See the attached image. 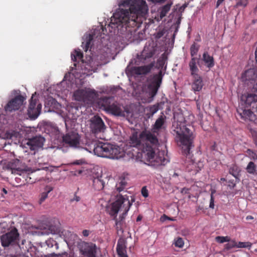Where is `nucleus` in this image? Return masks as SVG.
Returning a JSON list of instances; mask_svg holds the SVG:
<instances>
[{"instance_id":"bf43d9fd","label":"nucleus","mask_w":257,"mask_h":257,"mask_svg":"<svg viewBox=\"0 0 257 257\" xmlns=\"http://www.w3.org/2000/svg\"><path fill=\"white\" fill-rule=\"evenodd\" d=\"M253 217L251 216H248L246 217V219H252Z\"/></svg>"},{"instance_id":"393cba45","label":"nucleus","mask_w":257,"mask_h":257,"mask_svg":"<svg viewBox=\"0 0 257 257\" xmlns=\"http://www.w3.org/2000/svg\"><path fill=\"white\" fill-rule=\"evenodd\" d=\"M53 190V188L49 186H47L45 188L44 192H42L40 195L39 200V203L41 204L47 198L48 194Z\"/></svg>"},{"instance_id":"0eeeda50","label":"nucleus","mask_w":257,"mask_h":257,"mask_svg":"<svg viewBox=\"0 0 257 257\" xmlns=\"http://www.w3.org/2000/svg\"><path fill=\"white\" fill-rule=\"evenodd\" d=\"M8 168L10 169L12 173L22 175L30 174V173H33L37 170H47L48 167L46 166L39 168L36 169H32L31 168L26 166L23 162H9Z\"/></svg>"},{"instance_id":"de8ad7c7","label":"nucleus","mask_w":257,"mask_h":257,"mask_svg":"<svg viewBox=\"0 0 257 257\" xmlns=\"http://www.w3.org/2000/svg\"><path fill=\"white\" fill-rule=\"evenodd\" d=\"M89 233H90L89 230H86V229L83 230L82 231L83 235L84 236H86V237L88 236L89 235Z\"/></svg>"},{"instance_id":"58836bf2","label":"nucleus","mask_w":257,"mask_h":257,"mask_svg":"<svg viewBox=\"0 0 257 257\" xmlns=\"http://www.w3.org/2000/svg\"><path fill=\"white\" fill-rule=\"evenodd\" d=\"M238 247H248L251 246V243L248 242H239L237 245Z\"/></svg>"},{"instance_id":"5fc2aeb1","label":"nucleus","mask_w":257,"mask_h":257,"mask_svg":"<svg viewBox=\"0 0 257 257\" xmlns=\"http://www.w3.org/2000/svg\"><path fill=\"white\" fill-rule=\"evenodd\" d=\"M187 191H188V189H185V188H184L182 189V190L181 191V193H187Z\"/></svg>"},{"instance_id":"f257e3e1","label":"nucleus","mask_w":257,"mask_h":257,"mask_svg":"<svg viewBox=\"0 0 257 257\" xmlns=\"http://www.w3.org/2000/svg\"><path fill=\"white\" fill-rule=\"evenodd\" d=\"M242 81L249 89L242 95L241 100L249 109H237V112L244 120H248L257 124V69H249L241 75Z\"/></svg>"},{"instance_id":"603ef678","label":"nucleus","mask_w":257,"mask_h":257,"mask_svg":"<svg viewBox=\"0 0 257 257\" xmlns=\"http://www.w3.org/2000/svg\"><path fill=\"white\" fill-rule=\"evenodd\" d=\"M224 0H217L216 3V8H218L219 6L224 1Z\"/></svg>"},{"instance_id":"052dcab7","label":"nucleus","mask_w":257,"mask_h":257,"mask_svg":"<svg viewBox=\"0 0 257 257\" xmlns=\"http://www.w3.org/2000/svg\"><path fill=\"white\" fill-rule=\"evenodd\" d=\"M142 219V217L140 216H138L137 218V221H139Z\"/></svg>"},{"instance_id":"e2e57ef3","label":"nucleus","mask_w":257,"mask_h":257,"mask_svg":"<svg viewBox=\"0 0 257 257\" xmlns=\"http://www.w3.org/2000/svg\"><path fill=\"white\" fill-rule=\"evenodd\" d=\"M183 10H184V9H183V7H182H182H181L179 8V11H180V12H182V11H183Z\"/></svg>"},{"instance_id":"49530a36","label":"nucleus","mask_w":257,"mask_h":257,"mask_svg":"<svg viewBox=\"0 0 257 257\" xmlns=\"http://www.w3.org/2000/svg\"><path fill=\"white\" fill-rule=\"evenodd\" d=\"M235 186V183L233 181H229L228 182V186L230 187V188L232 189Z\"/></svg>"},{"instance_id":"a19ab883","label":"nucleus","mask_w":257,"mask_h":257,"mask_svg":"<svg viewBox=\"0 0 257 257\" xmlns=\"http://www.w3.org/2000/svg\"><path fill=\"white\" fill-rule=\"evenodd\" d=\"M251 135L253 138V141L254 144L257 146V131H251Z\"/></svg>"},{"instance_id":"dca6fc26","label":"nucleus","mask_w":257,"mask_h":257,"mask_svg":"<svg viewBox=\"0 0 257 257\" xmlns=\"http://www.w3.org/2000/svg\"><path fill=\"white\" fill-rule=\"evenodd\" d=\"M45 141L44 138L41 136H36L28 140L27 145L31 150H36L38 148H42Z\"/></svg>"},{"instance_id":"f8f14e48","label":"nucleus","mask_w":257,"mask_h":257,"mask_svg":"<svg viewBox=\"0 0 257 257\" xmlns=\"http://www.w3.org/2000/svg\"><path fill=\"white\" fill-rule=\"evenodd\" d=\"M90 127L91 132L95 135L104 132L106 126L102 118L97 115H95L90 120Z\"/></svg>"},{"instance_id":"79ce46f5","label":"nucleus","mask_w":257,"mask_h":257,"mask_svg":"<svg viewBox=\"0 0 257 257\" xmlns=\"http://www.w3.org/2000/svg\"><path fill=\"white\" fill-rule=\"evenodd\" d=\"M142 194L145 197H147L149 195L148 190L146 187H143L142 189Z\"/></svg>"},{"instance_id":"bb28decb","label":"nucleus","mask_w":257,"mask_h":257,"mask_svg":"<svg viewBox=\"0 0 257 257\" xmlns=\"http://www.w3.org/2000/svg\"><path fill=\"white\" fill-rule=\"evenodd\" d=\"M93 40V36L91 34H89L86 37L85 42L82 43V45H84L83 49L85 52H87L89 48H91L92 42Z\"/></svg>"},{"instance_id":"ddd939ff","label":"nucleus","mask_w":257,"mask_h":257,"mask_svg":"<svg viewBox=\"0 0 257 257\" xmlns=\"http://www.w3.org/2000/svg\"><path fill=\"white\" fill-rule=\"evenodd\" d=\"M62 139L63 142L71 147H77L79 145L80 137L74 131L68 132Z\"/></svg>"},{"instance_id":"4c0bfd02","label":"nucleus","mask_w":257,"mask_h":257,"mask_svg":"<svg viewBox=\"0 0 257 257\" xmlns=\"http://www.w3.org/2000/svg\"><path fill=\"white\" fill-rule=\"evenodd\" d=\"M215 240L219 243H223L224 242L228 241L229 238L227 236H216L215 237Z\"/></svg>"},{"instance_id":"13d9d810","label":"nucleus","mask_w":257,"mask_h":257,"mask_svg":"<svg viewBox=\"0 0 257 257\" xmlns=\"http://www.w3.org/2000/svg\"><path fill=\"white\" fill-rule=\"evenodd\" d=\"M176 32H177V27H175V30H174V33L173 36V40H174V39H175V34Z\"/></svg>"},{"instance_id":"6e6d98bb","label":"nucleus","mask_w":257,"mask_h":257,"mask_svg":"<svg viewBox=\"0 0 257 257\" xmlns=\"http://www.w3.org/2000/svg\"><path fill=\"white\" fill-rule=\"evenodd\" d=\"M173 245L175 247H177V239L176 238H175L174 240V241H173Z\"/></svg>"},{"instance_id":"20e7f679","label":"nucleus","mask_w":257,"mask_h":257,"mask_svg":"<svg viewBox=\"0 0 257 257\" xmlns=\"http://www.w3.org/2000/svg\"><path fill=\"white\" fill-rule=\"evenodd\" d=\"M185 122L182 114L178 112V123L180 122V133L178 132V138L181 143L182 154L190 158V149L193 147L194 137L192 132L184 125Z\"/></svg>"},{"instance_id":"a878e982","label":"nucleus","mask_w":257,"mask_h":257,"mask_svg":"<svg viewBox=\"0 0 257 257\" xmlns=\"http://www.w3.org/2000/svg\"><path fill=\"white\" fill-rule=\"evenodd\" d=\"M83 53L79 49L75 50L73 53L71 54V59L74 62L81 61L83 62Z\"/></svg>"},{"instance_id":"864d4df0","label":"nucleus","mask_w":257,"mask_h":257,"mask_svg":"<svg viewBox=\"0 0 257 257\" xmlns=\"http://www.w3.org/2000/svg\"><path fill=\"white\" fill-rule=\"evenodd\" d=\"M85 162H74L73 164L74 165H81L83 163H84Z\"/></svg>"},{"instance_id":"7ed1b4c3","label":"nucleus","mask_w":257,"mask_h":257,"mask_svg":"<svg viewBox=\"0 0 257 257\" xmlns=\"http://www.w3.org/2000/svg\"><path fill=\"white\" fill-rule=\"evenodd\" d=\"M116 200L111 205L109 214L114 216L115 220V226L117 231L121 230V226L123 222L126 215L127 214L133 203L135 201V198L132 197L131 201L128 199L126 195H117Z\"/></svg>"},{"instance_id":"c85d7f7f","label":"nucleus","mask_w":257,"mask_h":257,"mask_svg":"<svg viewBox=\"0 0 257 257\" xmlns=\"http://www.w3.org/2000/svg\"><path fill=\"white\" fill-rule=\"evenodd\" d=\"M165 116H160L156 120L154 125L153 128L156 130H159L161 128L162 126L165 123Z\"/></svg>"},{"instance_id":"c03bdc74","label":"nucleus","mask_w":257,"mask_h":257,"mask_svg":"<svg viewBox=\"0 0 257 257\" xmlns=\"http://www.w3.org/2000/svg\"><path fill=\"white\" fill-rule=\"evenodd\" d=\"M214 197L213 196H211L209 207L212 208V209H213L214 207Z\"/></svg>"},{"instance_id":"6ab92c4d","label":"nucleus","mask_w":257,"mask_h":257,"mask_svg":"<svg viewBox=\"0 0 257 257\" xmlns=\"http://www.w3.org/2000/svg\"><path fill=\"white\" fill-rule=\"evenodd\" d=\"M127 174L124 173L119 177L118 182L115 185V189L117 192H120L126 188L127 185Z\"/></svg>"},{"instance_id":"f3484780","label":"nucleus","mask_w":257,"mask_h":257,"mask_svg":"<svg viewBox=\"0 0 257 257\" xmlns=\"http://www.w3.org/2000/svg\"><path fill=\"white\" fill-rule=\"evenodd\" d=\"M152 67L151 65L134 66L131 68L130 71L133 75H145L150 72Z\"/></svg>"},{"instance_id":"a18cd8bd","label":"nucleus","mask_w":257,"mask_h":257,"mask_svg":"<svg viewBox=\"0 0 257 257\" xmlns=\"http://www.w3.org/2000/svg\"><path fill=\"white\" fill-rule=\"evenodd\" d=\"M236 245L235 243L233 242H230V243H227L226 245V248L227 249H230L231 248H232L233 246Z\"/></svg>"},{"instance_id":"09e8293b","label":"nucleus","mask_w":257,"mask_h":257,"mask_svg":"<svg viewBox=\"0 0 257 257\" xmlns=\"http://www.w3.org/2000/svg\"><path fill=\"white\" fill-rule=\"evenodd\" d=\"M10 257H29V256L24 254H19L13 255Z\"/></svg>"},{"instance_id":"1a4fd4ad","label":"nucleus","mask_w":257,"mask_h":257,"mask_svg":"<svg viewBox=\"0 0 257 257\" xmlns=\"http://www.w3.org/2000/svg\"><path fill=\"white\" fill-rule=\"evenodd\" d=\"M102 106L104 109L114 115L123 116L125 111L121 108V105L117 102H111L110 98H105L103 100Z\"/></svg>"},{"instance_id":"473e14b6","label":"nucleus","mask_w":257,"mask_h":257,"mask_svg":"<svg viewBox=\"0 0 257 257\" xmlns=\"http://www.w3.org/2000/svg\"><path fill=\"white\" fill-rule=\"evenodd\" d=\"M240 170L236 166H233L229 170V173L232 175L236 179H238Z\"/></svg>"},{"instance_id":"9b49d317","label":"nucleus","mask_w":257,"mask_h":257,"mask_svg":"<svg viewBox=\"0 0 257 257\" xmlns=\"http://www.w3.org/2000/svg\"><path fill=\"white\" fill-rule=\"evenodd\" d=\"M42 105L32 96L28 109V115L32 119H35L41 113Z\"/></svg>"},{"instance_id":"5701e85b","label":"nucleus","mask_w":257,"mask_h":257,"mask_svg":"<svg viewBox=\"0 0 257 257\" xmlns=\"http://www.w3.org/2000/svg\"><path fill=\"white\" fill-rule=\"evenodd\" d=\"M203 60L208 68H211L214 66V58L210 56L207 52H204L203 54Z\"/></svg>"},{"instance_id":"7c9ffc66","label":"nucleus","mask_w":257,"mask_h":257,"mask_svg":"<svg viewBox=\"0 0 257 257\" xmlns=\"http://www.w3.org/2000/svg\"><path fill=\"white\" fill-rule=\"evenodd\" d=\"M171 6V4H167L162 8L160 12V16L161 19L166 16L170 10Z\"/></svg>"},{"instance_id":"2f4dec72","label":"nucleus","mask_w":257,"mask_h":257,"mask_svg":"<svg viewBox=\"0 0 257 257\" xmlns=\"http://www.w3.org/2000/svg\"><path fill=\"white\" fill-rule=\"evenodd\" d=\"M246 170L250 174H257L256 166L253 162H249L246 167Z\"/></svg>"},{"instance_id":"f704fd0d","label":"nucleus","mask_w":257,"mask_h":257,"mask_svg":"<svg viewBox=\"0 0 257 257\" xmlns=\"http://www.w3.org/2000/svg\"><path fill=\"white\" fill-rule=\"evenodd\" d=\"M199 50V46L197 45L196 43H194L190 48V53L192 57H194L195 55H196L198 51Z\"/></svg>"},{"instance_id":"c756f323","label":"nucleus","mask_w":257,"mask_h":257,"mask_svg":"<svg viewBox=\"0 0 257 257\" xmlns=\"http://www.w3.org/2000/svg\"><path fill=\"white\" fill-rule=\"evenodd\" d=\"M188 248L189 246V241L186 238L178 237V247L182 248L183 247Z\"/></svg>"},{"instance_id":"c9c22d12","label":"nucleus","mask_w":257,"mask_h":257,"mask_svg":"<svg viewBox=\"0 0 257 257\" xmlns=\"http://www.w3.org/2000/svg\"><path fill=\"white\" fill-rule=\"evenodd\" d=\"M246 156H248L250 159L257 160V154L251 150L248 149L246 151Z\"/></svg>"},{"instance_id":"72a5a7b5","label":"nucleus","mask_w":257,"mask_h":257,"mask_svg":"<svg viewBox=\"0 0 257 257\" xmlns=\"http://www.w3.org/2000/svg\"><path fill=\"white\" fill-rule=\"evenodd\" d=\"M144 164L150 166L154 169H158L162 164L160 163L161 162H143Z\"/></svg>"},{"instance_id":"e433bc0d","label":"nucleus","mask_w":257,"mask_h":257,"mask_svg":"<svg viewBox=\"0 0 257 257\" xmlns=\"http://www.w3.org/2000/svg\"><path fill=\"white\" fill-rule=\"evenodd\" d=\"M58 232V229L56 228L55 226L51 225L49 227L48 230L46 231L44 234H56Z\"/></svg>"},{"instance_id":"a211bd4d","label":"nucleus","mask_w":257,"mask_h":257,"mask_svg":"<svg viewBox=\"0 0 257 257\" xmlns=\"http://www.w3.org/2000/svg\"><path fill=\"white\" fill-rule=\"evenodd\" d=\"M91 95V93L90 91L84 89H79L75 91L73 95L76 100L85 102Z\"/></svg>"},{"instance_id":"6e6552de","label":"nucleus","mask_w":257,"mask_h":257,"mask_svg":"<svg viewBox=\"0 0 257 257\" xmlns=\"http://www.w3.org/2000/svg\"><path fill=\"white\" fill-rule=\"evenodd\" d=\"M2 245L4 247H9L18 243L20 239V234L18 229L14 227L10 231L3 234L0 237Z\"/></svg>"},{"instance_id":"774afa93","label":"nucleus","mask_w":257,"mask_h":257,"mask_svg":"<svg viewBox=\"0 0 257 257\" xmlns=\"http://www.w3.org/2000/svg\"><path fill=\"white\" fill-rule=\"evenodd\" d=\"M215 144H214L213 146H212V149L215 150Z\"/></svg>"},{"instance_id":"ea45409f","label":"nucleus","mask_w":257,"mask_h":257,"mask_svg":"<svg viewBox=\"0 0 257 257\" xmlns=\"http://www.w3.org/2000/svg\"><path fill=\"white\" fill-rule=\"evenodd\" d=\"M33 173H30V174L29 175V174H27V177L26 178V181L27 182V183H29V184H33L34 183H35L36 181V179H33L32 178V177L30 176Z\"/></svg>"},{"instance_id":"39448f33","label":"nucleus","mask_w":257,"mask_h":257,"mask_svg":"<svg viewBox=\"0 0 257 257\" xmlns=\"http://www.w3.org/2000/svg\"><path fill=\"white\" fill-rule=\"evenodd\" d=\"M95 155L110 159H119L124 156V152L118 146L109 143L98 145L94 149Z\"/></svg>"},{"instance_id":"4be33fe9","label":"nucleus","mask_w":257,"mask_h":257,"mask_svg":"<svg viewBox=\"0 0 257 257\" xmlns=\"http://www.w3.org/2000/svg\"><path fill=\"white\" fill-rule=\"evenodd\" d=\"M140 137H138L137 133H134L130 137L129 144L131 147H139L141 146Z\"/></svg>"},{"instance_id":"8fccbe9b","label":"nucleus","mask_w":257,"mask_h":257,"mask_svg":"<svg viewBox=\"0 0 257 257\" xmlns=\"http://www.w3.org/2000/svg\"><path fill=\"white\" fill-rule=\"evenodd\" d=\"M246 5V1L245 0L244 1L242 2H238L237 3V5L238 6H245Z\"/></svg>"},{"instance_id":"aec40b11","label":"nucleus","mask_w":257,"mask_h":257,"mask_svg":"<svg viewBox=\"0 0 257 257\" xmlns=\"http://www.w3.org/2000/svg\"><path fill=\"white\" fill-rule=\"evenodd\" d=\"M193 76L194 80L192 84V88L194 91H199L203 86L202 79L199 75H195Z\"/></svg>"},{"instance_id":"b1692460","label":"nucleus","mask_w":257,"mask_h":257,"mask_svg":"<svg viewBox=\"0 0 257 257\" xmlns=\"http://www.w3.org/2000/svg\"><path fill=\"white\" fill-rule=\"evenodd\" d=\"M198 62V59L196 57L192 58L189 62V65L192 75H198L197 72L198 69L197 66V63Z\"/></svg>"},{"instance_id":"f03ea898","label":"nucleus","mask_w":257,"mask_h":257,"mask_svg":"<svg viewBox=\"0 0 257 257\" xmlns=\"http://www.w3.org/2000/svg\"><path fill=\"white\" fill-rule=\"evenodd\" d=\"M148 8L144 0H121L119 9L111 18V24L117 26L129 27V23L133 24L137 22L139 17L144 16L148 12Z\"/></svg>"},{"instance_id":"2eb2a0df","label":"nucleus","mask_w":257,"mask_h":257,"mask_svg":"<svg viewBox=\"0 0 257 257\" xmlns=\"http://www.w3.org/2000/svg\"><path fill=\"white\" fill-rule=\"evenodd\" d=\"M162 76L160 71L158 74L154 76L152 81L148 85V88L152 97L156 95L162 82Z\"/></svg>"},{"instance_id":"423d86ee","label":"nucleus","mask_w":257,"mask_h":257,"mask_svg":"<svg viewBox=\"0 0 257 257\" xmlns=\"http://www.w3.org/2000/svg\"><path fill=\"white\" fill-rule=\"evenodd\" d=\"M141 139H145V141L149 142L151 144L146 142L143 145L142 151L147 156L148 159H152L155 157V150L152 146H157L158 143V139L155 134L150 132L143 131L140 134Z\"/></svg>"},{"instance_id":"4468645a","label":"nucleus","mask_w":257,"mask_h":257,"mask_svg":"<svg viewBox=\"0 0 257 257\" xmlns=\"http://www.w3.org/2000/svg\"><path fill=\"white\" fill-rule=\"evenodd\" d=\"M94 170H98L96 173L93 172V187L97 191L101 190L104 186V182L102 179L104 177V174H102L101 168L97 167L94 168Z\"/></svg>"},{"instance_id":"338daca9","label":"nucleus","mask_w":257,"mask_h":257,"mask_svg":"<svg viewBox=\"0 0 257 257\" xmlns=\"http://www.w3.org/2000/svg\"><path fill=\"white\" fill-rule=\"evenodd\" d=\"M182 7L183 8V9H184L187 7V5L185 4Z\"/></svg>"},{"instance_id":"0e129e2a","label":"nucleus","mask_w":257,"mask_h":257,"mask_svg":"<svg viewBox=\"0 0 257 257\" xmlns=\"http://www.w3.org/2000/svg\"><path fill=\"white\" fill-rule=\"evenodd\" d=\"M121 257H128L127 255L126 254L123 255H121L120 256Z\"/></svg>"},{"instance_id":"3c124183","label":"nucleus","mask_w":257,"mask_h":257,"mask_svg":"<svg viewBox=\"0 0 257 257\" xmlns=\"http://www.w3.org/2000/svg\"><path fill=\"white\" fill-rule=\"evenodd\" d=\"M161 220H162L163 221L165 220V219H170V220H172V219H171L170 218L168 217L167 216H166V215H163V216L161 217ZM172 220H174V219H172Z\"/></svg>"},{"instance_id":"680f3d73","label":"nucleus","mask_w":257,"mask_h":257,"mask_svg":"<svg viewBox=\"0 0 257 257\" xmlns=\"http://www.w3.org/2000/svg\"><path fill=\"white\" fill-rule=\"evenodd\" d=\"M3 191L5 194H7V191L5 188H3Z\"/></svg>"},{"instance_id":"37998d69","label":"nucleus","mask_w":257,"mask_h":257,"mask_svg":"<svg viewBox=\"0 0 257 257\" xmlns=\"http://www.w3.org/2000/svg\"><path fill=\"white\" fill-rule=\"evenodd\" d=\"M80 200V198L79 196H77L76 193L74 194V197L70 200V202H72L74 201L76 202L79 201Z\"/></svg>"},{"instance_id":"9d476101","label":"nucleus","mask_w":257,"mask_h":257,"mask_svg":"<svg viewBox=\"0 0 257 257\" xmlns=\"http://www.w3.org/2000/svg\"><path fill=\"white\" fill-rule=\"evenodd\" d=\"M26 100L22 95H18L8 101L5 106V110L7 112H12L19 110L23 105Z\"/></svg>"},{"instance_id":"412c9836","label":"nucleus","mask_w":257,"mask_h":257,"mask_svg":"<svg viewBox=\"0 0 257 257\" xmlns=\"http://www.w3.org/2000/svg\"><path fill=\"white\" fill-rule=\"evenodd\" d=\"M126 240L122 238H120L117 243L116 251L118 255H123L126 253Z\"/></svg>"},{"instance_id":"cd10ccee","label":"nucleus","mask_w":257,"mask_h":257,"mask_svg":"<svg viewBox=\"0 0 257 257\" xmlns=\"http://www.w3.org/2000/svg\"><path fill=\"white\" fill-rule=\"evenodd\" d=\"M159 104H157L150 106L148 108L149 112L146 113V115L148 118H151L153 115L156 113L159 109Z\"/></svg>"},{"instance_id":"4d7b16f0","label":"nucleus","mask_w":257,"mask_h":257,"mask_svg":"<svg viewBox=\"0 0 257 257\" xmlns=\"http://www.w3.org/2000/svg\"><path fill=\"white\" fill-rule=\"evenodd\" d=\"M211 196H213V194L216 192V190L215 189H211Z\"/></svg>"},{"instance_id":"69168bd1","label":"nucleus","mask_w":257,"mask_h":257,"mask_svg":"<svg viewBox=\"0 0 257 257\" xmlns=\"http://www.w3.org/2000/svg\"><path fill=\"white\" fill-rule=\"evenodd\" d=\"M182 7L183 8V9H184L187 7V5L185 4Z\"/></svg>"}]
</instances>
